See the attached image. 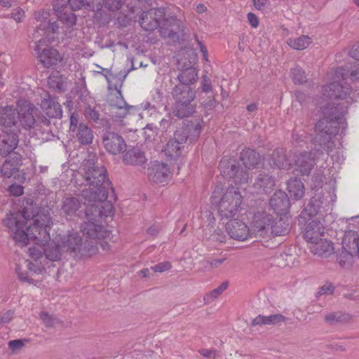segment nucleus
Here are the masks:
<instances>
[{
  "label": "nucleus",
  "mask_w": 359,
  "mask_h": 359,
  "mask_svg": "<svg viewBox=\"0 0 359 359\" xmlns=\"http://www.w3.org/2000/svg\"><path fill=\"white\" fill-rule=\"evenodd\" d=\"M196 41L199 46L200 50L202 53L203 60L205 62H209L207 48L198 39H196Z\"/></svg>",
  "instance_id": "52"
},
{
  "label": "nucleus",
  "mask_w": 359,
  "mask_h": 359,
  "mask_svg": "<svg viewBox=\"0 0 359 359\" xmlns=\"http://www.w3.org/2000/svg\"><path fill=\"white\" fill-rule=\"evenodd\" d=\"M287 189L292 199L300 200L305 194V187L302 182L297 178H291L287 184Z\"/></svg>",
  "instance_id": "25"
},
{
  "label": "nucleus",
  "mask_w": 359,
  "mask_h": 359,
  "mask_svg": "<svg viewBox=\"0 0 359 359\" xmlns=\"http://www.w3.org/2000/svg\"><path fill=\"white\" fill-rule=\"evenodd\" d=\"M356 256L359 258V233L346 231L342 240L341 251L338 255L339 263L342 267H349Z\"/></svg>",
  "instance_id": "13"
},
{
  "label": "nucleus",
  "mask_w": 359,
  "mask_h": 359,
  "mask_svg": "<svg viewBox=\"0 0 359 359\" xmlns=\"http://www.w3.org/2000/svg\"><path fill=\"white\" fill-rule=\"evenodd\" d=\"M9 192L15 196H19L23 194V187L18 184H12L8 188Z\"/></svg>",
  "instance_id": "48"
},
{
  "label": "nucleus",
  "mask_w": 359,
  "mask_h": 359,
  "mask_svg": "<svg viewBox=\"0 0 359 359\" xmlns=\"http://www.w3.org/2000/svg\"><path fill=\"white\" fill-rule=\"evenodd\" d=\"M48 83L51 88L60 92L64 91L67 86L66 78L59 76L57 74H51L48 78Z\"/></svg>",
  "instance_id": "33"
},
{
  "label": "nucleus",
  "mask_w": 359,
  "mask_h": 359,
  "mask_svg": "<svg viewBox=\"0 0 359 359\" xmlns=\"http://www.w3.org/2000/svg\"><path fill=\"white\" fill-rule=\"evenodd\" d=\"M137 108L135 107L127 104L121 94L120 97H117L116 102L111 104V116L116 120H122L128 114H135Z\"/></svg>",
  "instance_id": "23"
},
{
  "label": "nucleus",
  "mask_w": 359,
  "mask_h": 359,
  "mask_svg": "<svg viewBox=\"0 0 359 359\" xmlns=\"http://www.w3.org/2000/svg\"><path fill=\"white\" fill-rule=\"evenodd\" d=\"M138 22L141 27L149 32L159 28L161 34L164 36H170L175 32L174 27H178V21L174 18H165L163 8L151 9L143 12Z\"/></svg>",
  "instance_id": "10"
},
{
  "label": "nucleus",
  "mask_w": 359,
  "mask_h": 359,
  "mask_svg": "<svg viewBox=\"0 0 359 359\" xmlns=\"http://www.w3.org/2000/svg\"><path fill=\"white\" fill-rule=\"evenodd\" d=\"M207 11L206 6L203 4H199L196 6V11L198 13H203Z\"/></svg>",
  "instance_id": "63"
},
{
  "label": "nucleus",
  "mask_w": 359,
  "mask_h": 359,
  "mask_svg": "<svg viewBox=\"0 0 359 359\" xmlns=\"http://www.w3.org/2000/svg\"><path fill=\"white\" fill-rule=\"evenodd\" d=\"M198 74L195 68L189 67L182 71L178 76L179 81L183 83V86L188 85L196 81Z\"/></svg>",
  "instance_id": "32"
},
{
  "label": "nucleus",
  "mask_w": 359,
  "mask_h": 359,
  "mask_svg": "<svg viewBox=\"0 0 359 359\" xmlns=\"http://www.w3.org/2000/svg\"><path fill=\"white\" fill-rule=\"evenodd\" d=\"M328 83L322 88L320 102V119L315 126V144L323 149L331 151L334 142L332 136L338 131V126L342 123L348 106L352 102L350 97L351 88L348 81H359V67L351 72L344 67H338L327 74Z\"/></svg>",
  "instance_id": "2"
},
{
  "label": "nucleus",
  "mask_w": 359,
  "mask_h": 359,
  "mask_svg": "<svg viewBox=\"0 0 359 359\" xmlns=\"http://www.w3.org/2000/svg\"><path fill=\"white\" fill-rule=\"evenodd\" d=\"M18 119V109L6 106L0 109V124L2 131L14 132Z\"/></svg>",
  "instance_id": "20"
},
{
  "label": "nucleus",
  "mask_w": 359,
  "mask_h": 359,
  "mask_svg": "<svg viewBox=\"0 0 359 359\" xmlns=\"http://www.w3.org/2000/svg\"><path fill=\"white\" fill-rule=\"evenodd\" d=\"M275 185V180L271 176L266 174H259L256 179L254 186L257 189H262L264 191H267Z\"/></svg>",
  "instance_id": "30"
},
{
  "label": "nucleus",
  "mask_w": 359,
  "mask_h": 359,
  "mask_svg": "<svg viewBox=\"0 0 359 359\" xmlns=\"http://www.w3.org/2000/svg\"><path fill=\"white\" fill-rule=\"evenodd\" d=\"M286 262L287 265L289 266L297 267L299 265V262L296 260V258L292 255L287 256Z\"/></svg>",
  "instance_id": "54"
},
{
  "label": "nucleus",
  "mask_w": 359,
  "mask_h": 359,
  "mask_svg": "<svg viewBox=\"0 0 359 359\" xmlns=\"http://www.w3.org/2000/svg\"><path fill=\"white\" fill-rule=\"evenodd\" d=\"M40 318L47 327H51L57 322V318L48 313L42 311L40 313Z\"/></svg>",
  "instance_id": "38"
},
{
  "label": "nucleus",
  "mask_w": 359,
  "mask_h": 359,
  "mask_svg": "<svg viewBox=\"0 0 359 359\" xmlns=\"http://www.w3.org/2000/svg\"><path fill=\"white\" fill-rule=\"evenodd\" d=\"M41 107L50 118H61L62 111L60 104L55 98L48 96L44 98L41 103Z\"/></svg>",
  "instance_id": "24"
},
{
  "label": "nucleus",
  "mask_w": 359,
  "mask_h": 359,
  "mask_svg": "<svg viewBox=\"0 0 359 359\" xmlns=\"http://www.w3.org/2000/svg\"><path fill=\"white\" fill-rule=\"evenodd\" d=\"M269 325H278L283 322L285 318L281 314H273L267 316Z\"/></svg>",
  "instance_id": "43"
},
{
  "label": "nucleus",
  "mask_w": 359,
  "mask_h": 359,
  "mask_svg": "<svg viewBox=\"0 0 359 359\" xmlns=\"http://www.w3.org/2000/svg\"><path fill=\"white\" fill-rule=\"evenodd\" d=\"M172 96L175 104L172 113L179 118H184L194 112L195 107L191 104L194 100L195 92L189 86L179 85L174 88Z\"/></svg>",
  "instance_id": "12"
},
{
  "label": "nucleus",
  "mask_w": 359,
  "mask_h": 359,
  "mask_svg": "<svg viewBox=\"0 0 359 359\" xmlns=\"http://www.w3.org/2000/svg\"><path fill=\"white\" fill-rule=\"evenodd\" d=\"M270 208L276 212L278 218L283 217L287 219V215L290 210V201L287 195L283 191H276L269 200Z\"/></svg>",
  "instance_id": "15"
},
{
  "label": "nucleus",
  "mask_w": 359,
  "mask_h": 359,
  "mask_svg": "<svg viewBox=\"0 0 359 359\" xmlns=\"http://www.w3.org/2000/svg\"><path fill=\"white\" fill-rule=\"evenodd\" d=\"M202 88L204 92H209L211 90V83L206 76L203 78Z\"/></svg>",
  "instance_id": "57"
},
{
  "label": "nucleus",
  "mask_w": 359,
  "mask_h": 359,
  "mask_svg": "<svg viewBox=\"0 0 359 359\" xmlns=\"http://www.w3.org/2000/svg\"><path fill=\"white\" fill-rule=\"evenodd\" d=\"M83 170L85 180L89 186L88 190H83V197L88 198L89 202H102L107 208L109 213H111L112 206L106 201L108 191L111 189V183L107 178L106 169L102 165L87 161L84 163Z\"/></svg>",
  "instance_id": "6"
},
{
  "label": "nucleus",
  "mask_w": 359,
  "mask_h": 359,
  "mask_svg": "<svg viewBox=\"0 0 359 359\" xmlns=\"http://www.w3.org/2000/svg\"><path fill=\"white\" fill-rule=\"evenodd\" d=\"M102 141L106 150L114 155H117L126 149V144L123 138L114 133H105Z\"/></svg>",
  "instance_id": "18"
},
{
  "label": "nucleus",
  "mask_w": 359,
  "mask_h": 359,
  "mask_svg": "<svg viewBox=\"0 0 359 359\" xmlns=\"http://www.w3.org/2000/svg\"><path fill=\"white\" fill-rule=\"evenodd\" d=\"M25 15V11L21 8H17L13 10L12 17L17 22H20L23 20Z\"/></svg>",
  "instance_id": "44"
},
{
  "label": "nucleus",
  "mask_w": 359,
  "mask_h": 359,
  "mask_svg": "<svg viewBox=\"0 0 359 359\" xmlns=\"http://www.w3.org/2000/svg\"><path fill=\"white\" fill-rule=\"evenodd\" d=\"M13 312L8 311L0 317V325L9 323L13 318Z\"/></svg>",
  "instance_id": "53"
},
{
  "label": "nucleus",
  "mask_w": 359,
  "mask_h": 359,
  "mask_svg": "<svg viewBox=\"0 0 359 359\" xmlns=\"http://www.w3.org/2000/svg\"><path fill=\"white\" fill-rule=\"evenodd\" d=\"M224 259H213L210 262V264L212 267H218L224 262Z\"/></svg>",
  "instance_id": "64"
},
{
  "label": "nucleus",
  "mask_w": 359,
  "mask_h": 359,
  "mask_svg": "<svg viewBox=\"0 0 359 359\" xmlns=\"http://www.w3.org/2000/svg\"><path fill=\"white\" fill-rule=\"evenodd\" d=\"M170 178V171L168 166L161 162H154L148 169L149 180L156 184H164Z\"/></svg>",
  "instance_id": "17"
},
{
  "label": "nucleus",
  "mask_w": 359,
  "mask_h": 359,
  "mask_svg": "<svg viewBox=\"0 0 359 359\" xmlns=\"http://www.w3.org/2000/svg\"><path fill=\"white\" fill-rule=\"evenodd\" d=\"M187 140V133L177 130L174 135V139L170 140L165 148L166 156L170 158H177L181 154L183 144Z\"/></svg>",
  "instance_id": "19"
},
{
  "label": "nucleus",
  "mask_w": 359,
  "mask_h": 359,
  "mask_svg": "<svg viewBox=\"0 0 359 359\" xmlns=\"http://www.w3.org/2000/svg\"><path fill=\"white\" fill-rule=\"evenodd\" d=\"M27 341L25 339H15L8 342V347L11 350L15 352L20 350Z\"/></svg>",
  "instance_id": "39"
},
{
  "label": "nucleus",
  "mask_w": 359,
  "mask_h": 359,
  "mask_svg": "<svg viewBox=\"0 0 359 359\" xmlns=\"http://www.w3.org/2000/svg\"><path fill=\"white\" fill-rule=\"evenodd\" d=\"M214 237L217 241H218L219 242H224L225 240L226 236L223 232H222L220 231H217L214 235Z\"/></svg>",
  "instance_id": "61"
},
{
  "label": "nucleus",
  "mask_w": 359,
  "mask_h": 359,
  "mask_svg": "<svg viewBox=\"0 0 359 359\" xmlns=\"http://www.w3.org/2000/svg\"><path fill=\"white\" fill-rule=\"evenodd\" d=\"M326 203L324 201L321 192L317 193L312 197L309 203L304 208L300 215L301 219L305 222L304 237L309 244L311 251L316 255L325 258L333 254L332 243L329 241H322L320 244L325 248L320 251L317 245V241L324 236L325 227L318 219L313 218L317 214L321 212Z\"/></svg>",
  "instance_id": "3"
},
{
  "label": "nucleus",
  "mask_w": 359,
  "mask_h": 359,
  "mask_svg": "<svg viewBox=\"0 0 359 359\" xmlns=\"http://www.w3.org/2000/svg\"><path fill=\"white\" fill-rule=\"evenodd\" d=\"M271 160L280 169L289 170L294 168L302 175H308L313 165V158H311L310 154L304 153L299 156L292 153L285 154L283 149L274 151Z\"/></svg>",
  "instance_id": "11"
},
{
  "label": "nucleus",
  "mask_w": 359,
  "mask_h": 359,
  "mask_svg": "<svg viewBox=\"0 0 359 359\" xmlns=\"http://www.w3.org/2000/svg\"><path fill=\"white\" fill-rule=\"evenodd\" d=\"M37 109L30 103L25 102L23 105H18V119L25 128H31L35 124L34 116Z\"/></svg>",
  "instance_id": "21"
},
{
  "label": "nucleus",
  "mask_w": 359,
  "mask_h": 359,
  "mask_svg": "<svg viewBox=\"0 0 359 359\" xmlns=\"http://www.w3.org/2000/svg\"><path fill=\"white\" fill-rule=\"evenodd\" d=\"M159 231H160L159 227H158L157 226L153 225V226H150L147 230V233L150 236H155L159 233Z\"/></svg>",
  "instance_id": "59"
},
{
  "label": "nucleus",
  "mask_w": 359,
  "mask_h": 359,
  "mask_svg": "<svg viewBox=\"0 0 359 359\" xmlns=\"http://www.w3.org/2000/svg\"><path fill=\"white\" fill-rule=\"evenodd\" d=\"M18 144V137L15 132L2 131L0 134V154L6 156L14 151Z\"/></svg>",
  "instance_id": "22"
},
{
  "label": "nucleus",
  "mask_w": 359,
  "mask_h": 359,
  "mask_svg": "<svg viewBox=\"0 0 359 359\" xmlns=\"http://www.w3.org/2000/svg\"><path fill=\"white\" fill-rule=\"evenodd\" d=\"M98 204L90 205L87 210H86V216L88 222H84L81 226V232L84 237L82 239L79 236V233L76 231H70V233H76L77 236L81 239L82 245L79 249L76 250H81V249L86 250L91 253H95L96 249V239L105 238L108 236V231L101 225L98 224L96 221L97 217L101 215L107 216L111 213L107 214L103 212L100 209Z\"/></svg>",
  "instance_id": "8"
},
{
  "label": "nucleus",
  "mask_w": 359,
  "mask_h": 359,
  "mask_svg": "<svg viewBox=\"0 0 359 359\" xmlns=\"http://www.w3.org/2000/svg\"><path fill=\"white\" fill-rule=\"evenodd\" d=\"M311 43L312 39L306 35H302L297 38H289L287 40V44L297 50L306 49Z\"/></svg>",
  "instance_id": "29"
},
{
  "label": "nucleus",
  "mask_w": 359,
  "mask_h": 359,
  "mask_svg": "<svg viewBox=\"0 0 359 359\" xmlns=\"http://www.w3.org/2000/svg\"><path fill=\"white\" fill-rule=\"evenodd\" d=\"M122 5L121 0H54L53 11L57 19L67 27L76 25L77 17L75 11L84 9L93 13V16L100 20L104 19L103 6L109 11H118Z\"/></svg>",
  "instance_id": "4"
},
{
  "label": "nucleus",
  "mask_w": 359,
  "mask_h": 359,
  "mask_svg": "<svg viewBox=\"0 0 359 359\" xmlns=\"http://www.w3.org/2000/svg\"><path fill=\"white\" fill-rule=\"evenodd\" d=\"M210 200L211 203L217 208L222 219L233 218L242 209L243 196L233 187L222 193V189L217 187L212 191Z\"/></svg>",
  "instance_id": "9"
},
{
  "label": "nucleus",
  "mask_w": 359,
  "mask_h": 359,
  "mask_svg": "<svg viewBox=\"0 0 359 359\" xmlns=\"http://www.w3.org/2000/svg\"><path fill=\"white\" fill-rule=\"evenodd\" d=\"M27 266L30 271H33L35 273H40L43 270V267L36 266L35 264L32 262H28L27 264Z\"/></svg>",
  "instance_id": "55"
},
{
  "label": "nucleus",
  "mask_w": 359,
  "mask_h": 359,
  "mask_svg": "<svg viewBox=\"0 0 359 359\" xmlns=\"http://www.w3.org/2000/svg\"><path fill=\"white\" fill-rule=\"evenodd\" d=\"M247 18L252 27L255 29L258 27L259 20L258 17L255 13H249L247 15Z\"/></svg>",
  "instance_id": "49"
},
{
  "label": "nucleus",
  "mask_w": 359,
  "mask_h": 359,
  "mask_svg": "<svg viewBox=\"0 0 359 359\" xmlns=\"http://www.w3.org/2000/svg\"><path fill=\"white\" fill-rule=\"evenodd\" d=\"M50 12L46 11H38L34 13V18L38 23L32 38L37 39L43 36L36 43L34 50L43 65L47 68L53 67L61 62L62 57L56 49L53 48H45L41 52V46L46 42L50 34L54 33L58 25L55 22H51L49 20Z\"/></svg>",
  "instance_id": "5"
},
{
  "label": "nucleus",
  "mask_w": 359,
  "mask_h": 359,
  "mask_svg": "<svg viewBox=\"0 0 359 359\" xmlns=\"http://www.w3.org/2000/svg\"><path fill=\"white\" fill-rule=\"evenodd\" d=\"M16 0H0V6L4 8H10Z\"/></svg>",
  "instance_id": "60"
},
{
  "label": "nucleus",
  "mask_w": 359,
  "mask_h": 359,
  "mask_svg": "<svg viewBox=\"0 0 359 359\" xmlns=\"http://www.w3.org/2000/svg\"><path fill=\"white\" fill-rule=\"evenodd\" d=\"M123 162L128 165H141L145 163L146 158L142 152L137 149H131L123 156Z\"/></svg>",
  "instance_id": "27"
},
{
  "label": "nucleus",
  "mask_w": 359,
  "mask_h": 359,
  "mask_svg": "<svg viewBox=\"0 0 359 359\" xmlns=\"http://www.w3.org/2000/svg\"><path fill=\"white\" fill-rule=\"evenodd\" d=\"M334 291V286L332 284L327 283L323 285L320 290L321 294H330Z\"/></svg>",
  "instance_id": "50"
},
{
  "label": "nucleus",
  "mask_w": 359,
  "mask_h": 359,
  "mask_svg": "<svg viewBox=\"0 0 359 359\" xmlns=\"http://www.w3.org/2000/svg\"><path fill=\"white\" fill-rule=\"evenodd\" d=\"M151 269L154 272L162 273V272L170 270L171 269V264L168 262H161V263H159L154 266H151Z\"/></svg>",
  "instance_id": "42"
},
{
  "label": "nucleus",
  "mask_w": 359,
  "mask_h": 359,
  "mask_svg": "<svg viewBox=\"0 0 359 359\" xmlns=\"http://www.w3.org/2000/svg\"><path fill=\"white\" fill-rule=\"evenodd\" d=\"M85 114L88 118H90L94 121H96L99 118V114L98 112L95 110L94 108H92L90 107H88L85 109Z\"/></svg>",
  "instance_id": "45"
},
{
  "label": "nucleus",
  "mask_w": 359,
  "mask_h": 359,
  "mask_svg": "<svg viewBox=\"0 0 359 359\" xmlns=\"http://www.w3.org/2000/svg\"><path fill=\"white\" fill-rule=\"evenodd\" d=\"M81 208V203L76 197H70L65 199L62 210L68 216H72L76 213Z\"/></svg>",
  "instance_id": "31"
},
{
  "label": "nucleus",
  "mask_w": 359,
  "mask_h": 359,
  "mask_svg": "<svg viewBox=\"0 0 359 359\" xmlns=\"http://www.w3.org/2000/svg\"><path fill=\"white\" fill-rule=\"evenodd\" d=\"M219 170L225 177L233 179L237 189H245L250 181V174L246 170L239 168L235 160L222 159L219 163Z\"/></svg>",
  "instance_id": "14"
},
{
  "label": "nucleus",
  "mask_w": 359,
  "mask_h": 359,
  "mask_svg": "<svg viewBox=\"0 0 359 359\" xmlns=\"http://www.w3.org/2000/svg\"><path fill=\"white\" fill-rule=\"evenodd\" d=\"M229 286V282L222 283L217 288L206 293L203 297L205 304H208L217 299L224 292Z\"/></svg>",
  "instance_id": "34"
},
{
  "label": "nucleus",
  "mask_w": 359,
  "mask_h": 359,
  "mask_svg": "<svg viewBox=\"0 0 359 359\" xmlns=\"http://www.w3.org/2000/svg\"><path fill=\"white\" fill-rule=\"evenodd\" d=\"M291 75L294 82L296 83H302L306 81L305 73L299 67L291 69Z\"/></svg>",
  "instance_id": "36"
},
{
  "label": "nucleus",
  "mask_w": 359,
  "mask_h": 359,
  "mask_svg": "<svg viewBox=\"0 0 359 359\" xmlns=\"http://www.w3.org/2000/svg\"><path fill=\"white\" fill-rule=\"evenodd\" d=\"M3 224L15 242L22 245L30 242L36 245L29 249V254L35 262L43 255L49 261H60L65 252H75L82 245L76 233L70 232L48 243L52 222L47 214H38L34 218L28 219L24 211L10 212L4 219Z\"/></svg>",
  "instance_id": "1"
},
{
  "label": "nucleus",
  "mask_w": 359,
  "mask_h": 359,
  "mask_svg": "<svg viewBox=\"0 0 359 359\" xmlns=\"http://www.w3.org/2000/svg\"><path fill=\"white\" fill-rule=\"evenodd\" d=\"M349 55L356 60H359V44H355L352 46Z\"/></svg>",
  "instance_id": "51"
},
{
  "label": "nucleus",
  "mask_w": 359,
  "mask_h": 359,
  "mask_svg": "<svg viewBox=\"0 0 359 359\" xmlns=\"http://www.w3.org/2000/svg\"><path fill=\"white\" fill-rule=\"evenodd\" d=\"M81 123H79V116L78 114L73 113L70 116V128L69 130L72 133H74L79 128V126Z\"/></svg>",
  "instance_id": "41"
},
{
  "label": "nucleus",
  "mask_w": 359,
  "mask_h": 359,
  "mask_svg": "<svg viewBox=\"0 0 359 359\" xmlns=\"http://www.w3.org/2000/svg\"><path fill=\"white\" fill-rule=\"evenodd\" d=\"M140 13L138 8L133 7L129 9L126 14L119 16L117 19L118 23L121 27L127 26L131 21L136 20L137 14Z\"/></svg>",
  "instance_id": "35"
},
{
  "label": "nucleus",
  "mask_w": 359,
  "mask_h": 359,
  "mask_svg": "<svg viewBox=\"0 0 359 359\" xmlns=\"http://www.w3.org/2000/svg\"><path fill=\"white\" fill-rule=\"evenodd\" d=\"M156 135V128L151 125H147L144 128V136L146 140H152Z\"/></svg>",
  "instance_id": "40"
},
{
  "label": "nucleus",
  "mask_w": 359,
  "mask_h": 359,
  "mask_svg": "<svg viewBox=\"0 0 359 359\" xmlns=\"http://www.w3.org/2000/svg\"><path fill=\"white\" fill-rule=\"evenodd\" d=\"M15 271H16V273L18 275L19 278L22 281L30 282V279L29 278L27 273H21L20 272V268L19 266H17Z\"/></svg>",
  "instance_id": "58"
},
{
  "label": "nucleus",
  "mask_w": 359,
  "mask_h": 359,
  "mask_svg": "<svg viewBox=\"0 0 359 359\" xmlns=\"http://www.w3.org/2000/svg\"><path fill=\"white\" fill-rule=\"evenodd\" d=\"M15 170L16 167L13 163L6 161L1 167V173L3 176L10 178L13 175Z\"/></svg>",
  "instance_id": "37"
},
{
  "label": "nucleus",
  "mask_w": 359,
  "mask_h": 359,
  "mask_svg": "<svg viewBox=\"0 0 359 359\" xmlns=\"http://www.w3.org/2000/svg\"><path fill=\"white\" fill-rule=\"evenodd\" d=\"M252 323L253 325H259V326L269 325L267 316H262V315H259L256 318H255L252 320Z\"/></svg>",
  "instance_id": "47"
},
{
  "label": "nucleus",
  "mask_w": 359,
  "mask_h": 359,
  "mask_svg": "<svg viewBox=\"0 0 359 359\" xmlns=\"http://www.w3.org/2000/svg\"><path fill=\"white\" fill-rule=\"evenodd\" d=\"M214 237L217 241H218L219 242H224L225 240L226 236L223 232H222L220 231H217L214 235Z\"/></svg>",
  "instance_id": "62"
},
{
  "label": "nucleus",
  "mask_w": 359,
  "mask_h": 359,
  "mask_svg": "<svg viewBox=\"0 0 359 359\" xmlns=\"http://www.w3.org/2000/svg\"><path fill=\"white\" fill-rule=\"evenodd\" d=\"M226 231L235 240L244 241L252 236L251 227L238 219H231L226 224Z\"/></svg>",
  "instance_id": "16"
},
{
  "label": "nucleus",
  "mask_w": 359,
  "mask_h": 359,
  "mask_svg": "<svg viewBox=\"0 0 359 359\" xmlns=\"http://www.w3.org/2000/svg\"><path fill=\"white\" fill-rule=\"evenodd\" d=\"M199 353L205 358L216 359L217 351L215 349L201 348L198 351Z\"/></svg>",
  "instance_id": "46"
},
{
  "label": "nucleus",
  "mask_w": 359,
  "mask_h": 359,
  "mask_svg": "<svg viewBox=\"0 0 359 359\" xmlns=\"http://www.w3.org/2000/svg\"><path fill=\"white\" fill-rule=\"evenodd\" d=\"M250 225L253 236L269 238L272 236L287 235L290 231V222L283 217H274L266 210L250 212Z\"/></svg>",
  "instance_id": "7"
},
{
  "label": "nucleus",
  "mask_w": 359,
  "mask_h": 359,
  "mask_svg": "<svg viewBox=\"0 0 359 359\" xmlns=\"http://www.w3.org/2000/svg\"><path fill=\"white\" fill-rule=\"evenodd\" d=\"M255 8L257 10H263L265 8L267 0H252Z\"/></svg>",
  "instance_id": "56"
},
{
  "label": "nucleus",
  "mask_w": 359,
  "mask_h": 359,
  "mask_svg": "<svg viewBox=\"0 0 359 359\" xmlns=\"http://www.w3.org/2000/svg\"><path fill=\"white\" fill-rule=\"evenodd\" d=\"M76 137L82 144H89L93 142V134L91 129L84 123H80L74 133Z\"/></svg>",
  "instance_id": "28"
},
{
  "label": "nucleus",
  "mask_w": 359,
  "mask_h": 359,
  "mask_svg": "<svg viewBox=\"0 0 359 359\" xmlns=\"http://www.w3.org/2000/svg\"><path fill=\"white\" fill-rule=\"evenodd\" d=\"M241 160L245 168L250 170L257 168L259 163V156L255 151L246 149L241 152Z\"/></svg>",
  "instance_id": "26"
}]
</instances>
